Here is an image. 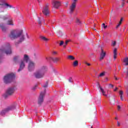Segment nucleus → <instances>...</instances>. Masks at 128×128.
I'll list each match as a JSON object with an SVG mask.
<instances>
[{"label": "nucleus", "mask_w": 128, "mask_h": 128, "mask_svg": "<svg viewBox=\"0 0 128 128\" xmlns=\"http://www.w3.org/2000/svg\"><path fill=\"white\" fill-rule=\"evenodd\" d=\"M48 82H46L45 84L43 86V88H48Z\"/></svg>", "instance_id": "nucleus-31"}, {"label": "nucleus", "mask_w": 128, "mask_h": 128, "mask_svg": "<svg viewBox=\"0 0 128 128\" xmlns=\"http://www.w3.org/2000/svg\"><path fill=\"white\" fill-rule=\"evenodd\" d=\"M118 49L116 48H114V58L116 60V56H118Z\"/></svg>", "instance_id": "nucleus-15"}, {"label": "nucleus", "mask_w": 128, "mask_h": 128, "mask_svg": "<svg viewBox=\"0 0 128 128\" xmlns=\"http://www.w3.org/2000/svg\"><path fill=\"white\" fill-rule=\"evenodd\" d=\"M52 4L55 8H58L60 6V1L52 0Z\"/></svg>", "instance_id": "nucleus-11"}, {"label": "nucleus", "mask_w": 128, "mask_h": 128, "mask_svg": "<svg viewBox=\"0 0 128 128\" xmlns=\"http://www.w3.org/2000/svg\"><path fill=\"white\" fill-rule=\"evenodd\" d=\"M118 90V88L116 87L115 90H114V92H116V90Z\"/></svg>", "instance_id": "nucleus-45"}, {"label": "nucleus", "mask_w": 128, "mask_h": 128, "mask_svg": "<svg viewBox=\"0 0 128 128\" xmlns=\"http://www.w3.org/2000/svg\"><path fill=\"white\" fill-rule=\"evenodd\" d=\"M73 66H78V60H75V61L73 62Z\"/></svg>", "instance_id": "nucleus-24"}, {"label": "nucleus", "mask_w": 128, "mask_h": 128, "mask_svg": "<svg viewBox=\"0 0 128 128\" xmlns=\"http://www.w3.org/2000/svg\"><path fill=\"white\" fill-rule=\"evenodd\" d=\"M120 24H120V23L118 24L116 26V28L118 29V28H120Z\"/></svg>", "instance_id": "nucleus-34"}, {"label": "nucleus", "mask_w": 128, "mask_h": 128, "mask_svg": "<svg viewBox=\"0 0 128 128\" xmlns=\"http://www.w3.org/2000/svg\"><path fill=\"white\" fill-rule=\"evenodd\" d=\"M115 79L118 80V78H116Z\"/></svg>", "instance_id": "nucleus-51"}, {"label": "nucleus", "mask_w": 128, "mask_h": 128, "mask_svg": "<svg viewBox=\"0 0 128 128\" xmlns=\"http://www.w3.org/2000/svg\"><path fill=\"white\" fill-rule=\"evenodd\" d=\"M38 2H40V0H38Z\"/></svg>", "instance_id": "nucleus-52"}, {"label": "nucleus", "mask_w": 128, "mask_h": 128, "mask_svg": "<svg viewBox=\"0 0 128 128\" xmlns=\"http://www.w3.org/2000/svg\"><path fill=\"white\" fill-rule=\"evenodd\" d=\"M14 108H16L15 105H12V106L8 107L5 110H2L0 112V115L2 116H4V114H6V112H10V110H14Z\"/></svg>", "instance_id": "nucleus-6"}, {"label": "nucleus", "mask_w": 128, "mask_h": 128, "mask_svg": "<svg viewBox=\"0 0 128 128\" xmlns=\"http://www.w3.org/2000/svg\"><path fill=\"white\" fill-rule=\"evenodd\" d=\"M116 42L112 40V44H111L112 46H113L114 48V46H116Z\"/></svg>", "instance_id": "nucleus-23"}, {"label": "nucleus", "mask_w": 128, "mask_h": 128, "mask_svg": "<svg viewBox=\"0 0 128 128\" xmlns=\"http://www.w3.org/2000/svg\"><path fill=\"white\" fill-rule=\"evenodd\" d=\"M48 6H50V5H48V4L47 3L44 6L43 10L42 11L44 15L46 16H48L50 14V10H48Z\"/></svg>", "instance_id": "nucleus-8"}, {"label": "nucleus", "mask_w": 128, "mask_h": 128, "mask_svg": "<svg viewBox=\"0 0 128 128\" xmlns=\"http://www.w3.org/2000/svg\"><path fill=\"white\" fill-rule=\"evenodd\" d=\"M16 78V74L14 73H10L6 74L4 76V80L5 84H10L12 82H14Z\"/></svg>", "instance_id": "nucleus-3"}, {"label": "nucleus", "mask_w": 128, "mask_h": 128, "mask_svg": "<svg viewBox=\"0 0 128 128\" xmlns=\"http://www.w3.org/2000/svg\"><path fill=\"white\" fill-rule=\"evenodd\" d=\"M74 2H78V0H74Z\"/></svg>", "instance_id": "nucleus-47"}, {"label": "nucleus", "mask_w": 128, "mask_h": 128, "mask_svg": "<svg viewBox=\"0 0 128 128\" xmlns=\"http://www.w3.org/2000/svg\"><path fill=\"white\" fill-rule=\"evenodd\" d=\"M106 74V72H102V73L100 74L99 75V76H100V78H102V76H104Z\"/></svg>", "instance_id": "nucleus-29"}, {"label": "nucleus", "mask_w": 128, "mask_h": 128, "mask_svg": "<svg viewBox=\"0 0 128 128\" xmlns=\"http://www.w3.org/2000/svg\"><path fill=\"white\" fill-rule=\"evenodd\" d=\"M0 52L6 54H12V48L10 46H6L5 48H2L0 49Z\"/></svg>", "instance_id": "nucleus-5"}, {"label": "nucleus", "mask_w": 128, "mask_h": 128, "mask_svg": "<svg viewBox=\"0 0 128 128\" xmlns=\"http://www.w3.org/2000/svg\"><path fill=\"white\" fill-rule=\"evenodd\" d=\"M68 42H70V40H67L65 42V44H64V48H66V45L68 44Z\"/></svg>", "instance_id": "nucleus-28"}, {"label": "nucleus", "mask_w": 128, "mask_h": 128, "mask_svg": "<svg viewBox=\"0 0 128 128\" xmlns=\"http://www.w3.org/2000/svg\"><path fill=\"white\" fill-rule=\"evenodd\" d=\"M115 120H118V118H115Z\"/></svg>", "instance_id": "nucleus-53"}, {"label": "nucleus", "mask_w": 128, "mask_h": 128, "mask_svg": "<svg viewBox=\"0 0 128 128\" xmlns=\"http://www.w3.org/2000/svg\"><path fill=\"white\" fill-rule=\"evenodd\" d=\"M46 95V90L44 92H41L40 93V95L39 98H38V104L40 106L42 102H44V96Z\"/></svg>", "instance_id": "nucleus-9"}, {"label": "nucleus", "mask_w": 128, "mask_h": 128, "mask_svg": "<svg viewBox=\"0 0 128 128\" xmlns=\"http://www.w3.org/2000/svg\"><path fill=\"white\" fill-rule=\"evenodd\" d=\"M68 82H72V78H70L68 79Z\"/></svg>", "instance_id": "nucleus-33"}, {"label": "nucleus", "mask_w": 128, "mask_h": 128, "mask_svg": "<svg viewBox=\"0 0 128 128\" xmlns=\"http://www.w3.org/2000/svg\"><path fill=\"white\" fill-rule=\"evenodd\" d=\"M68 60H76V58L72 56H68Z\"/></svg>", "instance_id": "nucleus-21"}, {"label": "nucleus", "mask_w": 128, "mask_h": 128, "mask_svg": "<svg viewBox=\"0 0 128 128\" xmlns=\"http://www.w3.org/2000/svg\"><path fill=\"white\" fill-rule=\"evenodd\" d=\"M46 60H48V62L52 60L50 59V57L49 58L46 57Z\"/></svg>", "instance_id": "nucleus-39"}, {"label": "nucleus", "mask_w": 128, "mask_h": 128, "mask_svg": "<svg viewBox=\"0 0 128 128\" xmlns=\"http://www.w3.org/2000/svg\"><path fill=\"white\" fill-rule=\"evenodd\" d=\"M99 86V88L101 90V92H102L103 96H106V92H104V90H103V88L100 87V84H98Z\"/></svg>", "instance_id": "nucleus-19"}, {"label": "nucleus", "mask_w": 128, "mask_h": 128, "mask_svg": "<svg viewBox=\"0 0 128 128\" xmlns=\"http://www.w3.org/2000/svg\"><path fill=\"white\" fill-rule=\"evenodd\" d=\"M122 18L120 20V21L119 22L120 24H122Z\"/></svg>", "instance_id": "nucleus-36"}, {"label": "nucleus", "mask_w": 128, "mask_h": 128, "mask_svg": "<svg viewBox=\"0 0 128 128\" xmlns=\"http://www.w3.org/2000/svg\"><path fill=\"white\" fill-rule=\"evenodd\" d=\"M40 38H42V40L44 42H48V40H50V39H48V38H46V36H41Z\"/></svg>", "instance_id": "nucleus-20"}, {"label": "nucleus", "mask_w": 128, "mask_h": 128, "mask_svg": "<svg viewBox=\"0 0 128 128\" xmlns=\"http://www.w3.org/2000/svg\"><path fill=\"white\" fill-rule=\"evenodd\" d=\"M106 52L104 51L102 49H101V53L100 54V60H102L103 58H104L106 56Z\"/></svg>", "instance_id": "nucleus-13"}, {"label": "nucleus", "mask_w": 128, "mask_h": 128, "mask_svg": "<svg viewBox=\"0 0 128 128\" xmlns=\"http://www.w3.org/2000/svg\"><path fill=\"white\" fill-rule=\"evenodd\" d=\"M53 54H58V52L54 51V52H53Z\"/></svg>", "instance_id": "nucleus-44"}, {"label": "nucleus", "mask_w": 128, "mask_h": 128, "mask_svg": "<svg viewBox=\"0 0 128 128\" xmlns=\"http://www.w3.org/2000/svg\"><path fill=\"white\" fill-rule=\"evenodd\" d=\"M102 28H104V30H106V28H108V26H106V24H104V23H103L102 24Z\"/></svg>", "instance_id": "nucleus-30"}, {"label": "nucleus", "mask_w": 128, "mask_h": 128, "mask_svg": "<svg viewBox=\"0 0 128 128\" xmlns=\"http://www.w3.org/2000/svg\"><path fill=\"white\" fill-rule=\"evenodd\" d=\"M8 20V18H6V16H4V17L3 18V20Z\"/></svg>", "instance_id": "nucleus-41"}, {"label": "nucleus", "mask_w": 128, "mask_h": 128, "mask_svg": "<svg viewBox=\"0 0 128 128\" xmlns=\"http://www.w3.org/2000/svg\"><path fill=\"white\" fill-rule=\"evenodd\" d=\"M85 64H87V66H90V63H88V62H85Z\"/></svg>", "instance_id": "nucleus-43"}, {"label": "nucleus", "mask_w": 128, "mask_h": 128, "mask_svg": "<svg viewBox=\"0 0 128 128\" xmlns=\"http://www.w3.org/2000/svg\"><path fill=\"white\" fill-rule=\"evenodd\" d=\"M14 88H9L7 90L6 93L4 94V96L5 98H6L8 96L14 94Z\"/></svg>", "instance_id": "nucleus-7"}, {"label": "nucleus", "mask_w": 128, "mask_h": 128, "mask_svg": "<svg viewBox=\"0 0 128 128\" xmlns=\"http://www.w3.org/2000/svg\"><path fill=\"white\" fill-rule=\"evenodd\" d=\"M16 30H14L11 32L10 34L9 35V36L11 40H15V38H18L21 37L20 38V42H24V36L22 35V30L20 31L18 34H16Z\"/></svg>", "instance_id": "nucleus-2"}, {"label": "nucleus", "mask_w": 128, "mask_h": 128, "mask_svg": "<svg viewBox=\"0 0 128 128\" xmlns=\"http://www.w3.org/2000/svg\"><path fill=\"white\" fill-rule=\"evenodd\" d=\"M124 62H125V66H128V58H126L124 59Z\"/></svg>", "instance_id": "nucleus-25"}, {"label": "nucleus", "mask_w": 128, "mask_h": 128, "mask_svg": "<svg viewBox=\"0 0 128 128\" xmlns=\"http://www.w3.org/2000/svg\"><path fill=\"white\" fill-rule=\"evenodd\" d=\"M46 72H48V66H40L38 69L34 73V76L36 78H42Z\"/></svg>", "instance_id": "nucleus-1"}, {"label": "nucleus", "mask_w": 128, "mask_h": 128, "mask_svg": "<svg viewBox=\"0 0 128 128\" xmlns=\"http://www.w3.org/2000/svg\"><path fill=\"white\" fill-rule=\"evenodd\" d=\"M28 60H30V58H28V56L26 54L24 55V60L21 61V62L20 65V68L18 69V72H20L21 70H22L24 68V66H26V64H24V62L26 63L28 62Z\"/></svg>", "instance_id": "nucleus-4"}, {"label": "nucleus", "mask_w": 128, "mask_h": 128, "mask_svg": "<svg viewBox=\"0 0 128 128\" xmlns=\"http://www.w3.org/2000/svg\"><path fill=\"white\" fill-rule=\"evenodd\" d=\"M76 4L75 2H74L71 6H70V14H72L74 12V8H76Z\"/></svg>", "instance_id": "nucleus-12"}, {"label": "nucleus", "mask_w": 128, "mask_h": 128, "mask_svg": "<svg viewBox=\"0 0 128 128\" xmlns=\"http://www.w3.org/2000/svg\"><path fill=\"white\" fill-rule=\"evenodd\" d=\"M0 6H8L10 8H16L13 7L12 6L10 5L9 4H7V3L0 4Z\"/></svg>", "instance_id": "nucleus-16"}, {"label": "nucleus", "mask_w": 128, "mask_h": 128, "mask_svg": "<svg viewBox=\"0 0 128 128\" xmlns=\"http://www.w3.org/2000/svg\"><path fill=\"white\" fill-rule=\"evenodd\" d=\"M120 106H118V110H120Z\"/></svg>", "instance_id": "nucleus-46"}, {"label": "nucleus", "mask_w": 128, "mask_h": 128, "mask_svg": "<svg viewBox=\"0 0 128 128\" xmlns=\"http://www.w3.org/2000/svg\"><path fill=\"white\" fill-rule=\"evenodd\" d=\"M118 70H120V66H118Z\"/></svg>", "instance_id": "nucleus-48"}, {"label": "nucleus", "mask_w": 128, "mask_h": 128, "mask_svg": "<svg viewBox=\"0 0 128 128\" xmlns=\"http://www.w3.org/2000/svg\"><path fill=\"white\" fill-rule=\"evenodd\" d=\"M15 44H16V46H18V44L17 43H16Z\"/></svg>", "instance_id": "nucleus-50"}, {"label": "nucleus", "mask_w": 128, "mask_h": 128, "mask_svg": "<svg viewBox=\"0 0 128 128\" xmlns=\"http://www.w3.org/2000/svg\"><path fill=\"white\" fill-rule=\"evenodd\" d=\"M122 2H124V0H122Z\"/></svg>", "instance_id": "nucleus-54"}, {"label": "nucleus", "mask_w": 128, "mask_h": 128, "mask_svg": "<svg viewBox=\"0 0 128 128\" xmlns=\"http://www.w3.org/2000/svg\"><path fill=\"white\" fill-rule=\"evenodd\" d=\"M38 24H42V22L40 21V19H38Z\"/></svg>", "instance_id": "nucleus-38"}, {"label": "nucleus", "mask_w": 128, "mask_h": 128, "mask_svg": "<svg viewBox=\"0 0 128 128\" xmlns=\"http://www.w3.org/2000/svg\"><path fill=\"white\" fill-rule=\"evenodd\" d=\"M117 124L118 126H120V122H117Z\"/></svg>", "instance_id": "nucleus-42"}, {"label": "nucleus", "mask_w": 128, "mask_h": 128, "mask_svg": "<svg viewBox=\"0 0 128 128\" xmlns=\"http://www.w3.org/2000/svg\"><path fill=\"white\" fill-rule=\"evenodd\" d=\"M7 24H8L10 26H14V22H12V20H8L7 22Z\"/></svg>", "instance_id": "nucleus-26"}, {"label": "nucleus", "mask_w": 128, "mask_h": 128, "mask_svg": "<svg viewBox=\"0 0 128 128\" xmlns=\"http://www.w3.org/2000/svg\"><path fill=\"white\" fill-rule=\"evenodd\" d=\"M76 23L77 24H82V22L80 20H79L78 18L76 19Z\"/></svg>", "instance_id": "nucleus-27"}, {"label": "nucleus", "mask_w": 128, "mask_h": 128, "mask_svg": "<svg viewBox=\"0 0 128 128\" xmlns=\"http://www.w3.org/2000/svg\"><path fill=\"white\" fill-rule=\"evenodd\" d=\"M109 88H114V85L112 84H109Z\"/></svg>", "instance_id": "nucleus-37"}, {"label": "nucleus", "mask_w": 128, "mask_h": 128, "mask_svg": "<svg viewBox=\"0 0 128 128\" xmlns=\"http://www.w3.org/2000/svg\"><path fill=\"white\" fill-rule=\"evenodd\" d=\"M119 94L120 96V98L121 100H124V98H122V95L124 94V92L122 90H120L119 92Z\"/></svg>", "instance_id": "nucleus-18"}, {"label": "nucleus", "mask_w": 128, "mask_h": 128, "mask_svg": "<svg viewBox=\"0 0 128 128\" xmlns=\"http://www.w3.org/2000/svg\"><path fill=\"white\" fill-rule=\"evenodd\" d=\"M35 68L36 63L32 61H30L28 64V70L29 72H32L33 70H34Z\"/></svg>", "instance_id": "nucleus-10"}, {"label": "nucleus", "mask_w": 128, "mask_h": 128, "mask_svg": "<svg viewBox=\"0 0 128 128\" xmlns=\"http://www.w3.org/2000/svg\"><path fill=\"white\" fill-rule=\"evenodd\" d=\"M64 41H60V46H62V44H64Z\"/></svg>", "instance_id": "nucleus-35"}, {"label": "nucleus", "mask_w": 128, "mask_h": 128, "mask_svg": "<svg viewBox=\"0 0 128 128\" xmlns=\"http://www.w3.org/2000/svg\"><path fill=\"white\" fill-rule=\"evenodd\" d=\"M93 30H96V28H93Z\"/></svg>", "instance_id": "nucleus-49"}, {"label": "nucleus", "mask_w": 128, "mask_h": 128, "mask_svg": "<svg viewBox=\"0 0 128 128\" xmlns=\"http://www.w3.org/2000/svg\"><path fill=\"white\" fill-rule=\"evenodd\" d=\"M90 128H94V127H92V126L90 127Z\"/></svg>", "instance_id": "nucleus-55"}, {"label": "nucleus", "mask_w": 128, "mask_h": 128, "mask_svg": "<svg viewBox=\"0 0 128 128\" xmlns=\"http://www.w3.org/2000/svg\"><path fill=\"white\" fill-rule=\"evenodd\" d=\"M68 6V2H66V4H65V6Z\"/></svg>", "instance_id": "nucleus-40"}, {"label": "nucleus", "mask_w": 128, "mask_h": 128, "mask_svg": "<svg viewBox=\"0 0 128 128\" xmlns=\"http://www.w3.org/2000/svg\"><path fill=\"white\" fill-rule=\"evenodd\" d=\"M126 2H124V1H122V4L121 5V8H124V4H125Z\"/></svg>", "instance_id": "nucleus-32"}, {"label": "nucleus", "mask_w": 128, "mask_h": 128, "mask_svg": "<svg viewBox=\"0 0 128 128\" xmlns=\"http://www.w3.org/2000/svg\"><path fill=\"white\" fill-rule=\"evenodd\" d=\"M50 60H51L54 62H58V60H60V58H52V57H50Z\"/></svg>", "instance_id": "nucleus-14"}, {"label": "nucleus", "mask_w": 128, "mask_h": 128, "mask_svg": "<svg viewBox=\"0 0 128 128\" xmlns=\"http://www.w3.org/2000/svg\"><path fill=\"white\" fill-rule=\"evenodd\" d=\"M0 27L1 28L2 32H6V28L4 27V24H0Z\"/></svg>", "instance_id": "nucleus-22"}, {"label": "nucleus", "mask_w": 128, "mask_h": 128, "mask_svg": "<svg viewBox=\"0 0 128 128\" xmlns=\"http://www.w3.org/2000/svg\"><path fill=\"white\" fill-rule=\"evenodd\" d=\"M18 60H20V56H16L14 58V62L15 64H18Z\"/></svg>", "instance_id": "nucleus-17"}]
</instances>
